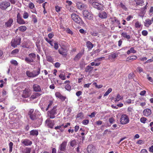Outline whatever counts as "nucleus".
<instances>
[{
    "label": "nucleus",
    "instance_id": "obj_1",
    "mask_svg": "<svg viewBox=\"0 0 153 153\" xmlns=\"http://www.w3.org/2000/svg\"><path fill=\"white\" fill-rule=\"evenodd\" d=\"M39 113L38 111L36 110L34 111L33 109H30L28 113V115L29 116L30 118L32 120H36L37 118V114Z\"/></svg>",
    "mask_w": 153,
    "mask_h": 153
},
{
    "label": "nucleus",
    "instance_id": "obj_2",
    "mask_svg": "<svg viewBox=\"0 0 153 153\" xmlns=\"http://www.w3.org/2000/svg\"><path fill=\"white\" fill-rule=\"evenodd\" d=\"M71 17L72 19L76 23L80 25L83 24V21L78 15H76L75 13H73L71 15Z\"/></svg>",
    "mask_w": 153,
    "mask_h": 153
},
{
    "label": "nucleus",
    "instance_id": "obj_3",
    "mask_svg": "<svg viewBox=\"0 0 153 153\" xmlns=\"http://www.w3.org/2000/svg\"><path fill=\"white\" fill-rule=\"evenodd\" d=\"M37 68L35 69L32 72L30 71H27L26 74L29 77H35L38 75L40 72V69L39 68Z\"/></svg>",
    "mask_w": 153,
    "mask_h": 153
},
{
    "label": "nucleus",
    "instance_id": "obj_4",
    "mask_svg": "<svg viewBox=\"0 0 153 153\" xmlns=\"http://www.w3.org/2000/svg\"><path fill=\"white\" fill-rule=\"evenodd\" d=\"M83 15L85 19L89 20L93 19V15L91 13L88 12V10H84L83 11Z\"/></svg>",
    "mask_w": 153,
    "mask_h": 153
},
{
    "label": "nucleus",
    "instance_id": "obj_5",
    "mask_svg": "<svg viewBox=\"0 0 153 153\" xmlns=\"http://www.w3.org/2000/svg\"><path fill=\"white\" fill-rule=\"evenodd\" d=\"M129 120L128 116L125 114L122 115L120 119V123L121 124H126L129 122Z\"/></svg>",
    "mask_w": 153,
    "mask_h": 153
},
{
    "label": "nucleus",
    "instance_id": "obj_6",
    "mask_svg": "<svg viewBox=\"0 0 153 153\" xmlns=\"http://www.w3.org/2000/svg\"><path fill=\"white\" fill-rule=\"evenodd\" d=\"M56 106H54L51 111H48V116L50 118L53 119L55 117V115L56 114Z\"/></svg>",
    "mask_w": 153,
    "mask_h": 153
},
{
    "label": "nucleus",
    "instance_id": "obj_7",
    "mask_svg": "<svg viewBox=\"0 0 153 153\" xmlns=\"http://www.w3.org/2000/svg\"><path fill=\"white\" fill-rule=\"evenodd\" d=\"M10 6V3L6 1L0 3V8L2 9H5Z\"/></svg>",
    "mask_w": 153,
    "mask_h": 153
},
{
    "label": "nucleus",
    "instance_id": "obj_8",
    "mask_svg": "<svg viewBox=\"0 0 153 153\" xmlns=\"http://www.w3.org/2000/svg\"><path fill=\"white\" fill-rule=\"evenodd\" d=\"M31 94L30 90L28 88H26L24 90L22 96L24 98H27L30 96Z\"/></svg>",
    "mask_w": 153,
    "mask_h": 153
},
{
    "label": "nucleus",
    "instance_id": "obj_9",
    "mask_svg": "<svg viewBox=\"0 0 153 153\" xmlns=\"http://www.w3.org/2000/svg\"><path fill=\"white\" fill-rule=\"evenodd\" d=\"M21 39L20 38L15 39L13 41L11 42V45L15 48L18 45H19L20 43Z\"/></svg>",
    "mask_w": 153,
    "mask_h": 153
},
{
    "label": "nucleus",
    "instance_id": "obj_10",
    "mask_svg": "<svg viewBox=\"0 0 153 153\" xmlns=\"http://www.w3.org/2000/svg\"><path fill=\"white\" fill-rule=\"evenodd\" d=\"M13 19H12L10 18L7 22H5V27L6 28L10 27L13 25Z\"/></svg>",
    "mask_w": 153,
    "mask_h": 153
},
{
    "label": "nucleus",
    "instance_id": "obj_11",
    "mask_svg": "<svg viewBox=\"0 0 153 153\" xmlns=\"http://www.w3.org/2000/svg\"><path fill=\"white\" fill-rule=\"evenodd\" d=\"M76 5L78 9L81 10L86 9L87 7L86 5L79 2L76 3Z\"/></svg>",
    "mask_w": 153,
    "mask_h": 153
},
{
    "label": "nucleus",
    "instance_id": "obj_12",
    "mask_svg": "<svg viewBox=\"0 0 153 153\" xmlns=\"http://www.w3.org/2000/svg\"><path fill=\"white\" fill-rule=\"evenodd\" d=\"M46 125L50 128H52L54 125V122L49 118L47 119L45 121Z\"/></svg>",
    "mask_w": 153,
    "mask_h": 153
},
{
    "label": "nucleus",
    "instance_id": "obj_13",
    "mask_svg": "<svg viewBox=\"0 0 153 153\" xmlns=\"http://www.w3.org/2000/svg\"><path fill=\"white\" fill-rule=\"evenodd\" d=\"M87 149L88 153H96L95 148L92 145H90L88 146Z\"/></svg>",
    "mask_w": 153,
    "mask_h": 153
},
{
    "label": "nucleus",
    "instance_id": "obj_14",
    "mask_svg": "<svg viewBox=\"0 0 153 153\" xmlns=\"http://www.w3.org/2000/svg\"><path fill=\"white\" fill-rule=\"evenodd\" d=\"M21 143L25 146H30L32 143V142L28 139L22 140Z\"/></svg>",
    "mask_w": 153,
    "mask_h": 153
},
{
    "label": "nucleus",
    "instance_id": "obj_15",
    "mask_svg": "<svg viewBox=\"0 0 153 153\" xmlns=\"http://www.w3.org/2000/svg\"><path fill=\"white\" fill-rule=\"evenodd\" d=\"M67 142L64 141L61 144L59 147V149L62 151H64L66 149Z\"/></svg>",
    "mask_w": 153,
    "mask_h": 153
},
{
    "label": "nucleus",
    "instance_id": "obj_16",
    "mask_svg": "<svg viewBox=\"0 0 153 153\" xmlns=\"http://www.w3.org/2000/svg\"><path fill=\"white\" fill-rule=\"evenodd\" d=\"M56 97L60 99L62 101H64L66 98V97L63 96L59 92H57L55 94Z\"/></svg>",
    "mask_w": 153,
    "mask_h": 153
},
{
    "label": "nucleus",
    "instance_id": "obj_17",
    "mask_svg": "<svg viewBox=\"0 0 153 153\" xmlns=\"http://www.w3.org/2000/svg\"><path fill=\"white\" fill-rule=\"evenodd\" d=\"M143 113L144 116L148 117L151 114L152 112L150 109L147 108L143 111Z\"/></svg>",
    "mask_w": 153,
    "mask_h": 153
},
{
    "label": "nucleus",
    "instance_id": "obj_18",
    "mask_svg": "<svg viewBox=\"0 0 153 153\" xmlns=\"http://www.w3.org/2000/svg\"><path fill=\"white\" fill-rule=\"evenodd\" d=\"M33 90L35 92H40L41 91V88L39 85L34 84L33 85Z\"/></svg>",
    "mask_w": 153,
    "mask_h": 153
},
{
    "label": "nucleus",
    "instance_id": "obj_19",
    "mask_svg": "<svg viewBox=\"0 0 153 153\" xmlns=\"http://www.w3.org/2000/svg\"><path fill=\"white\" fill-rule=\"evenodd\" d=\"M92 5L95 8H96L99 10L101 8V5L99 3L94 2L92 3Z\"/></svg>",
    "mask_w": 153,
    "mask_h": 153
},
{
    "label": "nucleus",
    "instance_id": "obj_20",
    "mask_svg": "<svg viewBox=\"0 0 153 153\" xmlns=\"http://www.w3.org/2000/svg\"><path fill=\"white\" fill-rule=\"evenodd\" d=\"M99 16L101 19H105L107 17V14L106 12H102L98 14Z\"/></svg>",
    "mask_w": 153,
    "mask_h": 153
},
{
    "label": "nucleus",
    "instance_id": "obj_21",
    "mask_svg": "<svg viewBox=\"0 0 153 153\" xmlns=\"http://www.w3.org/2000/svg\"><path fill=\"white\" fill-rule=\"evenodd\" d=\"M83 54L81 53H78L74 59V60L76 62L78 61L82 55Z\"/></svg>",
    "mask_w": 153,
    "mask_h": 153
},
{
    "label": "nucleus",
    "instance_id": "obj_22",
    "mask_svg": "<svg viewBox=\"0 0 153 153\" xmlns=\"http://www.w3.org/2000/svg\"><path fill=\"white\" fill-rule=\"evenodd\" d=\"M41 95V94L38 93H33L31 95L30 98L31 99H36Z\"/></svg>",
    "mask_w": 153,
    "mask_h": 153
},
{
    "label": "nucleus",
    "instance_id": "obj_23",
    "mask_svg": "<svg viewBox=\"0 0 153 153\" xmlns=\"http://www.w3.org/2000/svg\"><path fill=\"white\" fill-rule=\"evenodd\" d=\"M111 22L113 24L116 23L118 25L120 24V21L115 17L111 18Z\"/></svg>",
    "mask_w": 153,
    "mask_h": 153
},
{
    "label": "nucleus",
    "instance_id": "obj_24",
    "mask_svg": "<svg viewBox=\"0 0 153 153\" xmlns=\"http://www.w3.org/2000/svg\"><path fill=\"white\" fill-rule=\"evenodd\" d=\"M77 143V142L74 139L71 140L69 142V143L71 146L73 147L76 145Z\"/></svg>",
    "mask_w": 153,
    "mask_h": 153
},
{
    "label": "nucleus",
    "instance_id": "obj_25",
    "mask_svg": "<svg viewBox=\"0 0 153 153\" xmlns=\"http://www.w3.org/2000/svg\"><path fill=\"white\" fill-rule=\"evenodd\" d=\"M121 35L124 38H126L128 40L130 39L131 38L130 36L129 35H127L126 33L123 32Z\"/></svg>",
    "mask_w": 153,
    "mask_h": 153
},
{
    "label": "nucleus",
    "instance_id": "obj_26",
    "mask_svg": "<svg viewBox=\"0 0 153 153\" xmlns=\"http://www.w3.org/2000/svg\"><path fill=\"white\" fill-rule=\"evenodd\" d=\"M144 23L145 26L148 27L152 24V21L149 19H147L146 20Z\"/></svg>",
    "mask_w": 153,
    "mask_h": 153
},
{
    "label": "nucleus",
    "instance_id": "obj_27",
    "mask_svg": "<svg viewBox=\"0 0 153 153\" xmlns=\"http://www.w3.org/2000/svg\"><path fill=\"white\" fill-rule=\"evenodd\" d=\"M137 56H128V57H127V59L126 60L127 61H129V60H131L133 61L134 60L136 59H137Z\"/></svg>",
    "mask_w": 153,
    "mask_h": 153
},
{
    "label": "nucleus",
    "instance_id": "obj_28",
    "mask_svg": "<svg viewBox=\"0 0 153 153\" xmlns=\"http://www.w3.org/2000/svg\"><path fill=\"white\" fill-rule=\"evenodd\" d=\"M136 53V51L134 50V48L133 47H131L130 49L129 50H128L127 52V54L128 55L131 53Z\"/></svg>",
    "mask_w": 153,
    "mask_h": 153
},
{
    "label": "nucleus",
    "instance_id": "obj_29",
    "mask_svg": "<svg viewBox=\"0 0 153 153\" xmlns=\"http://www.w3.org/2000/svg\"><path fill=\"white\" fill-rule=\"evenodd\" d=\"M30 134L31 135L37 136L38 134V132L36 130H33L30 131Z\"/></svg>",
    "mask_w": 153,
    "mask_h": 153
},
{
    "label": "nucleus",
    "instance_id": "obj_30",
    "mask_svg": "<svg viewBox=\"0 0 153 153\" xmlns=\"http://www.w3.org/2000/svg\"><path fill=\"white\" fill-rule=\"evenodd\" d=\"M123 98V96H120L119 94H118L115 99L114 101L115 102H117L120 100H122Z\"/></svg>",
    "mask_w": 153,
    "mask_h": 153
},
{
    "label": "nucleus",
    "instance_id": "obj_31",
    "mask_svg": "<svg viewBox=\"0 0 153 153\" xmlns=\"http://www.w3.org/2000/svg\"><path fill=\"white\" fill-rule=\"evenodd\" d=\"M86 46L87 48L89 49H92L93 47V45L90 41H88L86 42Z\"/></svg>",
    "mask_w": 153,
    "mask_h": 153
},
{
    "label": "nucleus",
    "instance_id": "obj_32",
    "mask_svg": "<svg viewBox=\"0 0 153 153\" xmlns=\"http://www.w3.org/2000/svg\"><path fill=\"white\" fill-rule=\"evenodd\" d=\"M19 30L21 32L25 31L27 29V27L25 26H22L18 27Z\"/></svg>",
    "mask_w": 153,
    "mask_h": 153
},
{
    "label": "nucleus",
    "instance_id": "obj_33",
    "mask_svg": "<svg viewBox=\"0 0 153 153\" xmlns=\"http://www.w3.org/2000/svg\"><path fill=\"white\" fill-rule=\"evenodd\" d=\"M17 22L18 23L20 24H24L25 23V22L22 18L17 19Z\"/></svg>",
    "mask_w": 153,
    "mask_h": 153
},
{
    "label": "nucleus",
    "instance_id": "obj_34",
    "mask_svg": "<svg viewBox=\"0 0 153 153\" xmlns=\"http://www.w3.org/2000/svg\"><path fill=\"white\" fill-rule=\"evenodd\" d=\"M58 51L59 53L60 54L63 55L64 56L66 55V54L65 51V50L63 49V48H62L61 49H59V50Z\"/></svg>",
    "mask_w": 153,
    "mask_h": 153
},
{
    "label": "nucleus",
    "instance_id": "obj_35",
    "mask_svg": "<svg viewBox=\"0 0 153 153\" xmlns=\"http://www.w3.org/2000/svg\"><path fill=\"white\" fill-rule=\"evenodd\" d=\"M134 1L137 4L140 5H142L144 2L143 0H134Z\"/></svg>",
    "mask_w": 153,
    "mask_h": 153
},
{
    "label": "nucleus",
    "instance_id": "obj_36",
    "mask_svg": "<svg viewBox=\"0 0 153 153\" xmlns=\"http://www.w3.org/2000/svg\"><path fill=\"white\" fill-rule=\"evenodd\" d=\"M29 58L33 61L36 57V55L34 53H30L29 55Z\"/></svg>",
    "mask_w": 153,
    "mask_h": 153
},
{
    "label": "nucleus",
    "instance_id": "obj_37",
    "mask_svg": "<svg viewBox=\"0 0 153 153\" xmlns=\"http://www.w3.org/2000/svg\"><path fill=\"white\" fill-rule=\"evenodd\" d=\"M31 149L30 148H26L23 151V153H30Z\"/></svg>",
    "mask_w": 153,
    "mask_h": 153
},
{
    "label": "nucleus",
    "instance_id": "obj_38",
    "mask_svg": "<svg viewBox=\"0 0 153 153\" xmlns=\"http://www.w3.org/2000/svg\"><path fill=\"white\" fill-rule=\"evenodd\" d=\"M112 91V89L111 88H109L108 90L105 92L103 96L104 97L107 96L110 93H111Z\"/></svg>",
    "mask_w": 153,
    "mask_h": 153
},
{
    "label": "nucleus",
    "instance_id": "obj_39",
    "mask_svg": "<svg viewBox=\"0 0 153 153\" xmlns=\"http://www.w3.org/2000/svg\"><path fill=\"white\" fill-rule=\"evenodd\" d=\"M55 129L56 130L59 129L61 131H64V128H62V126L61 125L55 127Z\"/></svg>",
    "mask_w": 153,
    "mask_h": 153
},
{
    "label": "nucleus",
    "instance_id": "obj_40",
    "mask_svg": "<svg viewBox=\"0 0 153 153\" xmlns=\"http://www.w3.org/2000/svg\"><path fill=\"white\" fill-rule=\"evenodd\" d=\"M9 152H12V151L13 143L12 142H10L9 143Z\"/></svg>",
    "mask_w": 153,
    "mask_h": 153
},
{
    "label": "nucleus",
    "instance_id": "obj_41",
    "mask_svg": "<svg viewBox=\"0 0 153 153\" xmlns=\"http://www.w3.org/2000/svg\"><path fill=\"white\" fill-rule=\"evenodd\" d=\"M31 17L32 18L33 20L34 23L37 22V20L35 15H32Z\"/></svg>",
    "mask_w": 153,
    "mask_h": 153
},
{
    "label": "nucleus",
    "instance_id": "obj_42",
    "mask_svg": "<svg viewBox=\"0 0 153 153\" xmlns=\"http://www.w3.org/2000/svg\"><path fill=\"white\" fill-rule=\"evenodd\" d=\"M25 61L28 63H30L33 61L32 60H31L30 58L26 57L25 59Z\"/></svg>",
    "mask_w": 153,
    "mask_h": 153
},
{
    "label": "nucleus",
    "instance_id": "obj_43",
    "mask_svg": "<svg viewBox=\"0 0 153 153\" xmlns=\"http://www.w3.org/2000/svg\"><path fill=\"white\" fill-rule=\"evenodd\" d=\"M59 76V78L62 80H64L66 79V77L65 75L63 74H60Z\"/></svg>",
    "mask_w": 153,
    "mask_h": 153
},
{
    "label": "nucleus",
    "instance_id": "obj_44",
    "mask_svg": "<svg viewBox=\"0 0 153 153\" xmlns=\"http://www.w3.org/2000/svg\"><path fill=\"white\" fill-rule=\"evenodd\" d=\"M29 16V14L27 12H25L23 15V18L25 19L27 18Z\"/></svg>",
    "mask_w": 153,
    "mask_h": 153
},
{
    "label": "nucleus",
    "instance_id": "obj_45",
    "mask_svg": "<svg viewBox=\"0 0 153 153\" xmlns=\"http://www.w3.org/2000/svg\"><path fill=\"white\" fill-rule=\"evenodd\" d=\"M147 120V119L146 118L144 117H142L140 119V122L143 123H146V121Z\"/></svg>",
    "mask_w": 153,
    "mask_h": 153
},
{
    "label": "nucleus",
    "instance_id": "obj_46",
    "mask_svg": "<svg viewBox=\"0 0 153 153\" xmlns=\"http://www.w3.org/2000/svg\"><path fill=\"white\" fill-rule=\"evenodd\" d=\"M53 103V102L52 101H49V104L48 105L47 107L46 108H45V111H47V110H48V108H49L52 105Z\"/></svg>",
    "mask_w": 153,
    "mask_h": 153
},
{
    "label": "nucleus",
    "instance_id": "obj_47",
    "mask_svg": "<svg viewBox=\"0 0 153 153\" xmlns=\"http://www.w3.org/2000/svg\"><path fill=\"white\" fill-rule=\"evenodd\" d=\"M144 141L142 140H138L136 143L137 144L142 145L144 143Z\"/></svg>",
    "mask_w": 153,
    "mask_h": 153
},
{
    "label": "nucleus",
    "instance_id": "obj_48",
    "mask_svg": "<svg viewBox=\"0 0 153 153\" xmlns=\"http://www.w3.org/2000/svg\"><path fill=\"white\" fill-rule=\"evenodd\" d=\"M19 51L18 49H16L12 51L11 52V54H15L17 53Z\"/></svg>",
    "mask_w": 153,
    "mask_h": 153
},
{
    "label": "nucleus",
    "instance_id": "obj_49",
    "mask_svg": "<svg viewBox=\"0 0 153 153\" xmlns=\"http://www.w3.org/2000/svg\"><path fill=\"white\" fill-rule=\"evenodd\" d=\"M135 26L137 28H139L141 26V24L138 22H137L135 24Z\"/></svg>",
    "mask_w": 153,
    "mask_h": 153
},
{
    "label": "nucleus",
    "instance_id": "obj_50",
    "mask_svg": "<svg viewBox=\"0 0 153 153\" xmlns=\"http://www.w3.org/2000/svg\"><path fill=\"white\" fill-rule=\"evenodd\" d=\"M45 40L48 43H49L51 46H53V45L52 44V42L51 40H49L47 38H45Z\"/></svg>",
    "mask_w": 153,
    "mask_h": 153
},
{
    "label": "nucleus",
    "instance_id": "obj_51",
    "mask_svg": "<svg viewBox=\"0 0 153 153\" xmlns=\"http://www.w3.org/2000/svg\"><path fill=\"white\" fill-rule=\"evenodd\" d=\"M62 126V128H64V129L65 128L68 127V126H69L70 125V123H66L65 125L64 124H62L61 125Z\"/></svg>",
    "mask_w": 153,
    "mask_h": 153
},
{
    "label": "nucleus",
    "instance_id": "obj_52",
    "mask_svg": "<svg viewBox=\"0 0 153 153\" xmlns=\"http://www.w3.org/2000/svg\"><path fill=\"white\" fill-rule=\"evenodd\" d=\"M30 9H33L34 7V5L32 2H30L28 5Z\"/></svg>",
    "mask_w": 153,
    "mask_h": 153
},
{
    "label": "nucleus",
    "instance_id": "obj_53",
    "mask_svg": "<svg viewBox=\"0 0 153 153\" xmlns=\"http://www.w3.org/2000/svg\"><path fill=\"white\" fill-rule=\"evenodd\" d=\"M47 60L48 61L50 62H52L53 60L52 57L50 56H48L47 57Z\"/></svg>",
    "mask_w": 153,
    "mask_h": 153
},
{
    "label": "nucleus",
    "instance_id": "obj_54",
    "mask_svg": "<svg viewBox=\"0 0 153 153\" xmlns=\"http://www.w3.org/2000/svg\"><path fill=\"white\" fill-rule=\"evenodd\" d=\"M55 8L56 11L57 12H58L60 11V10H61V7H60L57 5V6H55Z\"/></svg>",
    "mask_w": 153,
    "mask_h": 153
},
{
    "label": "nucleus",
    "instance_id": "obj_55",
    "mask_svg": "<svg viewBox=\"0 0 153 153\" xmlns=\"http://www.w3.org/2000/svg\"><path fill=\"white\" fill-rule=\"evenodd\" d=\"M65 88L67 90L69 91L71 90V87L69 84H67L65 86Z\"/></svg>",
    "mask_w": 153,
    "mask_h": 153
},
{
    "label": "nucleus",
    "instance_id": "obj_56",
    "mask_svg": "<svg viewBox=\"0 0 153 153\" xmlns=\"http://www.w3.org/2000/svg\"><path fill=\"white\" fill-rule=\"evenodd\" d=\"M148 32L146 30H143L142 32V34L145 36H146L148 34Z\"/></svg>",
    "mask_w": 153,
    "mask_h": 153
},
{
    "label": "nucleus",
    "instance_id": "obj_57",
    "mask_svg": "<svg viewBox=\"0 0 153 153\" xmlns=\"http://www.w3.org/2000/svg\"><path fill=\"white\" fill-rule=\"evenodd\" d=\"M116 57V54L115 53H113V54H111L109 56V58H113L114 59Z\"/></svg>",
    "mask_w": 153,
    "mask_h": 153
},
{
    "label": "nucleus",
    "instance_id": "obj_58",
    "mask_svg": "<svg viewBox=\"0 0 153 153\" xmlns=\"http://www.w3.org/2000/svg\"><path fill=\"white\" fill-rule=\"evenodd\" d=\"M89 121L88 120H83L82 122V124L84 125H86L88 123Z\"/></svg>",
    "mask_w": 153,
    "mask_h": 153
},
{
    "label": "nucleus",
    "instance_id": "obj_59",
    "mask_svg": "<svg viewBox=\"0 0 153 153\" xmlns=\"http://www.w3.org/2000/svg\"><path fill=\"white\" fill-rule=\"evenodd\" d=\"M109 121L111 123H113L114 122L115 120L113 117H111L109 119Z\"/></svg>",
    "mask_w": 153,
    "mask_h": 153
},
{
    "label": "nucleus",
    "instance_id": "obj_60",
    "mask_svg": "<svg viewBox=\"0 0 153 153\" xmlns=\"http://www.w3.org/2000/svg\"><path fill=\"white\" fill-rule=\"evenodd\" d=\"M10 62L12 64H14L15 66H16L18 64L17 62L15 60H12Z\"/></svg>",
    "mask_w": 153,
    "mask_h": 153
},
{
    "label": "nucleus",
    "instance_id": "obj_61",
    "mask_svg": "<svg viewBox=\"0 0 153 153\" xmlns=\"http://www.w3.org/2000/svg\"><path fill=\"white\" fill-rule=\"evenodd\" d=\"M82 92L81 91H79L76 93V95L77 97H79L82 94Z\"/></svg>",
    "mask_w": 153,
    "mask_h": 153
},
{
    "label": "nucleus",
    "instance_id": "obj_62",
    "mask_svg": "<svg viewBox=\"0 0 153 153\" xmlns=\"http://www.w3.org/2000/svg\"><path fill=\"white\" fill-rule=\"evenodd\" d=\"M59 46L57 43H55L54 48L56 50H57Z\"/></svg>",
    "mask_w": 153,
    "mask_h": 153
},
{
    "label": "nucleus",
    "instance_id": "obj_63",
    "mask_svg": "<svg viewBox=\"0 0 153 153\" xmlns=\"http://www.w3.org/2000/svg\"><path fill=\"white\" fill-rule=\"evenodd\" d=\"M83 116V114L82 113H80L78 114L77 116V118L80 117L81 118Z\"/></svg>",
    "mask_w": 153,
    "mask_h": 153
},
{
    "label": "nucleus",
    "instance_id": "obj_64",
    "mask_svg": "<svg viewBox=\"0 0 153 153\" xmlns=\"http://www.w3.org/2000/svg\"><path fill=\"white\" fill-rule=\"evenodd\" d=\"M149 151L152 153H153V145L151 146V147L149 148Z\"/></svg>",
    "mask_w": 153,
    "mask_h": 153
}]
</instances>
